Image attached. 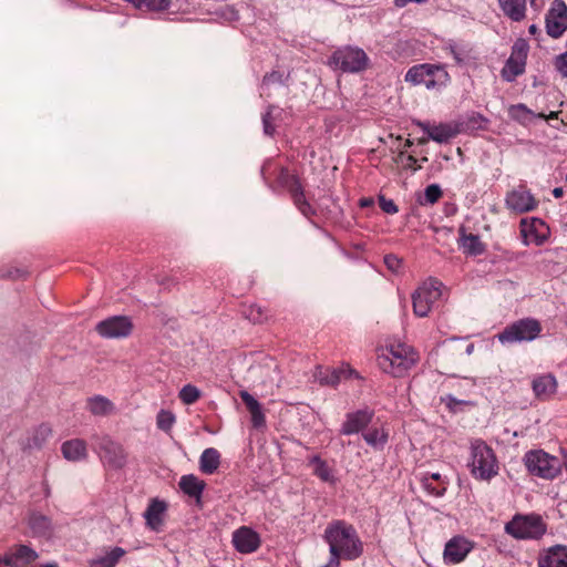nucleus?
Returning a JSON list of instances; mask_svg holds the SVG:
<instances>
[{
	"label": "nucleus",
	"mask_w": 567,
	"mask_h": 567,
	"mask_svg": "<svg viewBox=\"0 0 567 567\" xmlns=\"http://www.w3.org/2000/svg\"><path fill=\"white\" fill-rule=\"evenodd\" d=\"M329 545V560L321 567H340V560H355L363 554V543L355 528L346 520L330 522L323 533Z\"/></svg>",
	"instance_id": "obj_1"
},
{
	"label": "nucleus",
	"mask_w": 567,
	"mask_h": 567,
	"mask_svg": "<svg viewBox=\"0 0 567 567\" xmlns=\"http://www.w3.org/2000/svg\"><path fill=\"white\" fill-rule=\"evenodd\" d=\"M379 357L380 368L394 378L403 377L417 361V354L405 344L391 346Z\"/></svg>",
	"instance_id": "obj_2"
},
{
	"label": "nucleus",
	"mask_w": 567,
	"mask_h": 567,
	"mask_svg": "<svg viewBox=\"0 0 567 567\" xmlns=\"http://www.w3.org/2000/svg\"><path fill=\"white\" fill-rule=\"evenodd\" d=\"M471 473L480 480H489L497 474V461L493 450L482 440L471 444Z\"/></svg>",
	"instance_id": "obj_3"
},
{
	"label": "nucleus",
	"mask_w": 567,
	"mask_h": 567,
	"mask_svg": "<svg viewBox=\"0 0 567 567\" xmlns=\"http://www.w3.org/2000/svg\"><path fill=\"white\" fill-rule=\"evenodd\" d=\"M370 59L363 49L347 45L336 50L329 59V65L346 73H360L368 69Z\"/></svg>",
	"instance_id": "obj_4"
},
{
	"label": "nucleus",
	"mask_w": 567,
	"mask_h": 567,
	"mask_svg": "<svg viewBox=\"0 0 567 567\" xmlns=\"http://www.w3.org/2000/svg\"><path fill=\"white\" fill-rule=\"evenodd\" d=\"M404 80L414 85L424 84L426 89L431 90L445 86L450 81V75L442 65L424 63L409 69Z\"/></svg>",
	"instance_id": "obj_5"
},
{
	"label": "nucleus",
	"mask_w": 567,
	"mask_h": 567,
	"mask_svg": "<svg viewBox=\"0 0 567 567\" xmlns=\"http://www.w3.org/2000/svg\"><path fill=\"white\" fill-rule=\"evenodd\" d=\"M505 532L516 539H538L546 532V525L539 515H515L505 525Z\"/></svg>",
	"instance_id": "obj_6"
},
{
	"label": "nucleus",
	"mask_w": 567,
	"mask_h": 567,
	"mask_svg": "<svg viewBox=\"0 0 567 567\" xmlns=\"http://www.w3.org/2000/svg\"><path fill=\"white\" fill-rule=\"evenodd\" d=\"M524 463L530 474L545 480L555 478L561 468V463L557 457L542 450L527 452L524 456Z\"/></svg>",
	"instance_id": "obj_7"
},
{
	"label": "nucleus",
	"mask_w": 567,
	"mask_h": 567,
	"mask_svg": "<svg viewBox=\"0 0 567 567\" xmlns=\"http://www.w3.org/2000/svg\"><path fill=\"white\" fill-rule=\"evenodd\" d=\"M542 332V326L534 318L519 319L508 324L501 333L498 340L504 343L528 342L535 340Z\"/></svg>",
	"instance_id": "obj_8"
},
{
	"label": "nucleus",
	"mask_w": 567,
	"mask_h": 567,
	"mask_svg": "<svg viewBox=\"0 0 567 567\" xmlns=\"http://www.w3.org/2000/svg\"><path fill=\"white\" fill-rule=\"evenodd\" d=\"M442 284L436 279H429L412 295L413 312L420 318L426 317L433 305L441 298Z\"/></svg>",
	"instance_id": "obj_9"
},
{
	"label": "nucleus",
	"mask_w": 567,
	"mask_h": 567,
	"mask_svg": "<svg viewBox=\"0 0 567 567\" xmlns=\"http://www.w3.org/2000/svg\"><path fill=\"white\" fill-rule=\"evenodd\" d=\"M277 182L289 192L295 205L303 216L309 218L315 214L313 208L305 197L303 189L297 176L290 174L287 168H281Z\"/></svg>",
	"instance_id": "obj_10"
},
{
	"label": "nucleus",
	"mask_w": 567,
	"mask_h": 567,
	"mask_svg": "<svg viewBox=\"0 0 567 567\" xmlns=\"http://www.w3.org/2000/svg\"><path fill=\"white\" fill-rule=\"evenodd\" d=\"M95 329L103 338L118 339L131 334L133 323L126 316H114L100 321Z\"/></svg>",
	"instance_id": "obj_11"
},
{
	"label": "nucleus",
	"mask_w": 567,
	"mask_h": 567,
	"mask_svg": "<svg viewBox=\"0 0 567 567\" xmlns=\"http://www.w3.org/2000/svg\"><path fill=\"white\" fill-rule=\"evenodd\" d=\"M546 32L553 39L560 38L567 29V6L563 0H554L546 13Z\"/></svg>",
	"instance_id": "obj_12"
},
{
	"label": "nucleus",
	"mask_w": 567,
	"mask_h": 567,
	"mask_svg": "<svg viewBox=\"0 0 567 567\" xmlns=\"http://www.w3.org/2000/svg\"><path fill=\"white\" fill-rule=\"evenodd\" d=\"M474 548V544L464 536L452 537L444 547L443 559L447 565L462 563Z\"/></svg>",
	"instance_id": "obj_13"
},
{
	"label": "nucleus",
	"mask_w": 567,
	"mask_h": 567,
	"mask_svg": "<svg viewBox=\"0 0 567 567\" xmlns=\"http://www.w3.org/2000/svg\"><path fill=\"white\" fill-rule=\"evenodd\" d=\"M505 202L507 208L517 214L532 212L537 206V200L534 198L532 193L528 189H526V187L523 185L511 190L506 195Z\"/></svg>",
	"instance_id": "obj_14"
},
{
	"label": "nucleus",
	"mask_w": 567,
	"mask_h": 567,
	"mask_svg": "<svg viewBox=\"0 0 567 567\" xmlns=\"http://www.w3.org/2000/svg\"><path fill=\"white\" fill-rule=\"evenodd\" d=\"M27 526L32 537L50 539L55 530L51 517L39 511H31L27 516Z\"/></svg>",
	"instance_id": "obj_15"
},
{
	"label": "nucleus",
	"mask_w": 567,
	"mask_h": 567,
	"mask_svg": "<svg viewBox=\"0 0 567 567\" xmlns=\"http://www.w3.org/2000/svg\"><path fill=\"white\" fill-rule=\"evenodd\" d=\"M373 411L369 409L347 413L346 420L340 429V434L352 435L363 431L373 419Z\"/></svg>",
	"instance_id": "obj_16"
},
{
	"label": "nucleus",
	"mask_w": 567,
	"mask_h": 567,
	"mask_svg": "<svg viewBox=\"0 0 567 567\" xmlns=\"http://www.w3.org/2000/svg\"><path fill=\"white\" fill-rule=\"evenodd\" d=\"M1 558L7 566L27 567L38 558V553L28 545L19 544L11 547Z\"/></svg>",
	"instance_id": "obj_17"
},
{
	"label": "nucleus",
	"mask_w": 567,
	"mask_h": 567,
	"mask_svg": "<svg viewBox=\"0 0 567 567\" xmlns=\"http://www.w3.org/2000/svg\"><path fill=\"white\" fill-rule=\"evenodd\" d=\"M233 543L239 553L249 554L259 548L260 537L255 530L244 526L234 532Z\"/></svg>",
	"instance_id": "obj_18"
},
{
	"label": "nucleus",
	"mask_w": 567,
	"mask_h": 567,
	"mask_svg": "<svg viewBox=\"0 0 567 567\" xmlns=\"http://www.w3.org/2000/svg\"><path fill=\"white\" fill-rule=\"evenodd\" d=\"M101 451V457L110 466L114 468H121L125 464V455L120 445L114 443L109 437H103L99 444Z\"/></svg>",
	"instance_id": "obj_19"
},
{
	"label": "nucleus",
	"mask_w": 567,
	"mask_h": 567,
	"mask_svg": "<svg viewBox=\"0 0 567 567\" xmlns=\"http://www.w3.org/2000/svg\"><path fill=\"white\" fill-rule=\"evenodd\" d=\"M538 567H567V547L554 546L538 558Z\"/></svg>",
	"instance_id": "obj_20"
},
{
	"label": "nucleus",
	"mask_w": 567,
	"mask_h": 567,
	"mask_svg": "<svg viewBox=\"0 0 567 567\" xmlns=\"http://www.w3.org/2000/svg\"><path fill=\"white\" fill-rule=\"evenodd\" d=\"M503 14L514 22H520L526 18V0H498Z\"/></svg>",
	"instance_id": "obj_21"
},
{
	"label": "nucleus",
	"mask_w": 567,
	"mask_h": 567,
	"mask_svg": "<svg viewBox=\"0 0 567 567\" xmlns=\"http://www.w3.org/2000/svg\"><path fill=\"white\" fill-rule=\"evenodd\" d=\"M457 243L463 252L470 256L482 255L485 250V245L482 243L480 237L474 234L467 235L463 227L460 229V238Z\"/></svg>",
	"instance_id": "obj_22"
},
{
	"label": "nucleus",
	"mask_w": 567,
	"mask_h": 567,
	"mask_svg": "<svg viewBox=\"0 0 567 567\" xmlns=\"http://www.w3.org/2000/svg\"><path fill=\"white\" fill-rule=\"evenodd\" d=\"M166 503L163 501L157 498L151 501L144 513V518L146 519V524L151 529L157 530L158 527L163 524V515L166 511Z\"/></svg>",
	"instance_id": "obj_23"
},
{
	"label": "nucleus",
	"mask_w": 567,
	"mask_h": 567,
	"mask_svg": "<svg viewBox=\"0 0 567 567\" xmlns=\"http://www.w3.org/2000/svg\"><path fill=\"white\" fill-rule=\"evenodd\" d=\"M532 386L535 395L545 400L556 392L557 381L551 374H543L533 380Z\"/></svg>",
	"instance_id": "obj_24"
},
{
	"label": "nucleus",
	"mask_w": 567,
	"mask_h": 567,
	"mask_svg": "<svg viewBox=\"0 0 567 567\" xmlns=\"http://www.w3.org/2000/svg\"><path fill=\"white\" fill-rule=\"evenodd\" d=\"M61 451L63 456L72 462L82 461L87 456L85 442L79 439L64 442Z\"/></svg>",
	"instance_id": "obj_25"
},
{
	"label": "nucleus",
	"mask_w": 567,
	"mask_h": 567,
	"mask_svg": "<svg viewBox=\"0 0 567 567\" xmlns=\"http://www.w3.org/2000/svg\"><path fill=\"white\" fill-rule=\"evenodd\" d=\"M179 488L189 497L200 499L202 493L206 486L203 480L193 474L183 475L179 481Z\"/></svg>",
	"instance_id": "obj_26"
},
{
	"label": "nucleus",
	"mask_w": 567,
	"mask_h": 567,
	"mask_svg": "<svg viewBox=\"0 0 567 567\" xmlns=\"http://www.w3.org/2000/svg\"><path fill=\"white\" fill-rule=\"evenodd\" d=\"M343 373L344 371L342 370L317 365L312 377L320 385L336 386L340 382Z\"/></svg>",
	"instance_id": "obj_27"
},
{
	"label": "nucleus",
	"mask_w": 567,
	"mask_h": 567,
	"mask_svg": "<svg viewBox=\"0 0 567 567\" xmlns=\"http://www.w3.org/2000/svg\"><path fill=\"white\" fill-rule=\"evenodd\" d=\"M488 124V120L482 115L481 113L472 112L467 114L464 120H462L457 125V130L464 133H473L480 130H486Z\"/></svg>",
	"instance_id": "obj_28"
},
{
	"label": "nucleus",
	"mask_w": 567,
	"mask_h": 567,
	"mask_svg": "<svg viewBox=\"0 0 567 567\" xmlns=\"http://www.w3.org/2000/svg\"><path fill=\"white\" fill-rule=\"evenodd\" d=\"M220 464V454L214 447L204 450L199 457V468L204 474H213L217 471Z\"/></svg>",
	"instance_id": "obj_29"
},
{
	"label": "nucleus",
	"mask_w": 567,
	"mask_h": 567,
	"mask_svg": "<svg viewBox=\"0 0 567 567\" xmlns=\"http://www.w3.org/2000/svg\"><path fill=\"white\" fill-rule=\"evenodd\" d=\"M124 555L125 550L122 547H114L105 555L90 559L89 567H115Z\"/></svg>",
	"instance_id": "obj_30"
},
{
	"label": "nucleus",
	"mask_w": 567,
	"mask_h": 567,
	"mask_svg": "<svg viewBox=\"0 0 567 567\" xmlns=\"http://www.w3.org/2000/svg\"><path fill=\"white\" fill-rule=\"evenodd\" d=\"M87 409L93 415L105 416L114 412V404L105 396L95 395L87 399Z\"/></svg>",
	"instance_id": "obj_31"
},
{
	"label": "nucleus",
	"mask_w": 567,
	"mask_h": 567,
	"mask_svg": "<svg viewBox=\"0 0 567 567\" xmlns=\"http://www.w3.org/2000/svg\"><path fill=\"white\" fill-rule=\"evenodd\" d=\"M52 430L48 424H41L33 430L31 435L23 443L24 449H41L51 436Z\"/></svg>",
	"instance_id": "obj_32"
},
{
	"label": "nucleus",
	"mask_w": 567,
	"mask_h": 567,
	"mask_svg": "<svg viewBox=\"0 0 567 567\" xmlns=\"http://www.w3.org/2000/svg\"><path fill=\"white\" fill-rule=\"evenodd\" d=\"M458 133L460 130H457L456 126L447 123H440L439 125H433L427 138H431L437 143H446L451 138L455 137Z\"/></svg>",
	"instance_id": "obj_33"
},
{
	"label": "nucleus",
	"mask_w": 567,
	"mask_h": 567,
	"mask_svg": "<svg viewBox=\"0 0 567 567\" xmlns=\"http://www.w3.org/2000/svg\"><path fill=\"white\" fill-rule=\"evenodd\" d=\"M525 61L509 56L502 69V78L506 82H513L518 75H522L525 72Z\"/></svg>",
	"instance_id": "obj_34"
},
{
	"label": "nucleus",
	"mask_w": 567,
	"mask_h": 567,
	"mask_svg": "<svg viewBox=\"0 0 567 567\" xmlns=\"http://www.w3.org/2000/svg\"><path fill=\"white\" fill-rule=\"evenodd\" d=\"M281 110L275 105H268L267 111L262 114L264 133L267 136H274L276 132L275 122L280 117Z\"/></svg>",
	"instance_id": "obj_35"
},
{
	"label": "nucleus",
	"mask_w": 567,
	"mask_h": 567,
	"mask_svg": "<svg viewBox=\"0 0 567 567\" xmlns=\"http://www.w3.org/2000/svg\"><path fill=\"white\" fill-rule=\"evenodd\" d=\"M310 464L313 466V473L323 482H333L331 468L327 462L321 460L320 456L315 455L310 460Z\"/></svg>",
	"instance_id": "obj_36"
},
{
	"label": "nucleus",
	"mask_w": 567,
	"mask_h": 567,
	"mask_svg": "<svg viewBox=\"0 0 567 567\" xmlns=\"http://www.w3.org/2000/svg\"><path fill=\"white\" fill-rule=\"evenodd\" d=\"M368 445L374 449H383L388 442V433L382 430L373 429L362 434Z\"/></svg>",
	"instance_id": "obj_37"
},
{
	"label": "nucleus",
	"mask_w": 567,
	"mask_h": 567,
	"mask_svg": "<svg viewBox=\"0 0 567 567\" xmlns=\"http://www.w3.org/2000/svg\"><path fill=\"white\" fill-rule=\"evenodd\" d=\"M442 195L443 193L440 185L431 184L425 188L424 194L419 196L417 203L422 206L433 205L439 202Z\"/></svg>",
	"instance_id": "obj_38"
},
{
	"label": "nucleus",
	"mask_w": 567,
	"mask_h": 567,
	"mask_svg": "<svg viewBox=\"0 0 567 567\" xmlns=\"http://www.w3.org/2000/svg\"><path fill=\"white\" fill-rule=\"evenodd\" d=\"M184 404H193L200 398V391L193 384L184 385L178 394Z\"/></svg>",
	"instance_id": "obj_39"
},
{
	"label": "nucleus",
	"mask_w": 567,
	"mask_h": 567,
	"mask_svg": "<svg viewBox=\"0 0 567 567\" xmlns=\"http://www.w3.org/2000/svg\"><path fill=\"white\" fill-rule=\"evenodd\" d=\"M423 488L427 492V494L441 497L445 494L447 489V483H434L433 481H430L427 477L421 478Z\"/></svg>",
	"instance_id": "obj_40"
},
{
	"label": "nucleus",
	"mask_w": 567,
	"mask_h": 567,
	"mask_svg": "<svg viewBox=\"0 0 567 567\" xmlns=\"http://www.w3.org/2000/svg\"><path fill=\"white\" fill-rule=\"evenodd\" d=\"M245 317L254 322V323H261L264 320L267 319V315L264 312L262 307L258 305H251L247 309L244 310Z\"/></svg>",
	"instance_id": "obj_41"
},
{
	"label": "nucleus",
	"mask_w": 567,
	"mask_h": 567,
	"mask_svg": "<svg viewBox=\"0 0 567 567\" xmlns=\"http://www.w3.org/2000/svg\"><path fill=\"white\" fill-rule=\"evenodd\" d=\"M175 423V416L172 412L161 410L156 417L157 427L167 432L172 429Z\"/></svg>",
	"instance_id": "obj_42"
},
{
	"label": "nucleus",
	"mask_w": 567,
	"mask_h": 567,
	"mask_svg": "<svg viewBox=\"0 0 567 567\" xmlns=\"http://www.w3.org/2000/svg\"><path fill=\"white\" fill-rule=\"evenodd\" d=\"M528 44L524 39H518L512 47L511 58L519 59L526 62L528 53Z\"/></svg>",
	"instance_id": "obj_43"
},
{
	"label": "nucleus",
	"mask_w": 567,
	"mask_h": 567,
	"mask_svg": "<svg viewBox=\"0 0 567 567\" xmlns=\"http://www.w3.org/2000/svg\"><path fill=\"white\" fill-rule=\"evenodd\" d=\"M171 6V0H141V9L148 11H164Z\"/></svg>",
	"instance_id": "obj_44"
},
{
	"label": "nucleus",
	"mask_w": 567,
	"mask_h": 567,
	"mask_svg": "<svg viewBox=\"0 0 567 567\" xmlns=\"http://www.w3.org/2000/svg\"><path fill=\"white\" fill-rule=\"evenodd\" d=\"M272 84H284V74L279 71H272L270 73L265 74L262 79V89L268 87Z\"/></svg>",
	"instance_id": "obj_45"
},
{
	"label": "nucleus",
	"mask_w": 567,
	"mask_h": 567,
	"mask_svg": "<svg viewBox=\"0 0 567 567\" xmlns=\"http://www.w3.org/2000/svg\"><path fill=\"white\" fill-rule=\"evenodd\" d=\"M509 113L513 118L517 121H525L529 116L530 111L524 104H518L512 106Z\"/></svg>",
	"instance_id": "obj_46"
},
{
	"label": "nucleus",
	"mask_w": 567,
	"mask_h": 567,
	"mask_svg": "<svg viewBox=\"0 0 567 567\" xmlns=\"http://www.w3.org/2000/svg\"><path fill=\"white\" fill-rule=\"evenodd\" d=\"M240 398L250 413L261 408L259 402L247 391H243Z\"/></svg>",
	"instance_id": "obj_47"
},
{
	"label": "nucleus",
	"mask_w": 567,
	"mask_h": 567,
	"mask_svg": "<svg viewBox=\"0 0 567 567\" xmlns=\"http://www.w3.org/2000/svg\"><path fill=\"white\" fill-rule=\"evenodd\" d=\"M379 206L386 214H396L399 208L392 199H388L384 196H379Z\"/></svg>",
	"instance_id": "obj_48"
},
{
	"label": "nucleus",
	"mask_w": 567,
	"mask_h": 567,
	"mask_svg": "<svg viewBox=\"0 0 567 567\" xmlns=\"http://www.w3.org/2000/svg\"><path fill=\"white\" fill-rule=\"evenodd\" d=\"M555 66L564 78H567V52L556 58Z\"/></svg>",
	"instance_id": "obj_49"
},
{
	"label": "nucleus",
	"mask_w": 567,
	"mask_h": 567,
	"mask_svg": "<svg viewBox=\"0 0 567 567\" xmlns=\"http://www.w3.org/2000/svg\"><path fill=\"white\" fill-rule=\"evenodd\" d=\"M384 262L386 267L392 271H398L401 267V259H399L395 255H386L384 257Z\"/></svg>",
	"instance_id": "obj_50"
},
{
	"label": "nucleus",
	"mask_w": 567,
	"mask_h": 567,
	"mask_svg": "<svg viewBox=\"0 0 567 567\" xmlns=\"http://www.w3.org/2000/svg\"><path fill=\"white\" fill-rule=\"evenodd\" d=\"M250 414L254 426L259 427L265 424V415L261 411V408L251 412Z\"/></svg>",
	"instance_id": "obj_51"
},
{
	"label": "nucleus",
	"mask_w": 567,
	"mask_h": 567,
	"mask_svg": "<svg viewBox=\"0 0 567 567\" xmlns=\"http://www.w3.org/2000/svg\"><path fill=\"white\" fill-rule=\"evenodd\" d=\"M25 275H27V271L24 269L13 268V269L9 270L6 276L11 279H18V278L25 277Z\"/></svg>",
	"instance_id": "obj_52"
},
{
	"label": "nucleus",
	"mask_w": 567,
	"mask_h": 567,
	"mask_svg": "<svg viewBox=\"0 0 567 567\" xmlns=\"http://www.w3.org/2000/svg\"><path fill=\"white\" fill-rule=\"evenodd\" d=\"M451 54L453 55L456 63H462L464 61L463 53L457 49L456 45H450Z\"/></svg>",
	"instance_id": "obj_53"
},
{
	"label": "nucleus",
	"mask_w": 567,
	"mask_h": 567,
	"mask_svg": "<svg viewBox=\"0 0 567 567\" xmlns=\"http://www.w3.org/2000/svg\"><path fill=\"white\" fill-rule=\"evenodd\" d=\"M423 477H427L430 481L434 483H447L445 477H443L440 473L424 474Z\"/></svg>",
	"instance_id": "obj_54"
},
{
	"label": "nucleus",
	"mask_w": 567,
	"mask_h": 567,
	"mask_svg": "<svg viewBox=\"0 0 567 567\" xmlns=\"http://www.w3.org/2000/svg\"><path fill=\"white\" fill-rule=\"evenodd\" d=\"M415 163H416V158L413 156V155H408L406 156V164H405V168L408 169H412V171H417L421 168V166H415Z\"/></svg>",
	"instance_id": "obj_55"
},
{
	"label": "nucleus",
	"mask_w": 567,
	"mask_h": 567,
	"mask_svg": "<svg viewBox=\"0 0 567 567\" xmlns=\"http://www.w3.org/2000/svg\"><path fill=\"white\" fill-rule=\"evenodd\" d=\"M414 124L417 125L424 133H426L427 137L430 136V132H431L433 125H431L427 122H422V121H414Z\"/></svg>",
	"instance_id": "obj_56"
},
{
	"label": "nucleus",
	"mask_w": 567,
	"mask_h": 567,
	"mask_svg": "<svg viewBox=\"0 0 567 567\" xmlns=\"http://www.w3.org/2000/svg\"><path fill=\"white\" fill-rule=\"evenodd\" d=\"M410 2H414V0H394V4L398 8H403V7H405Z\"/></svg>",
	"instance_id": "obj_57"
},
{
	"label": "nucleus",
	"mask_w": 567,
	"mask_h": 567,
	"mask_svg": "<svg viewBox=\"0 0 567 567\" xmlns=\"http://www.w3.org/2000/svg\"><path fill=\"white\" fill-rule=\"evenodd\" d=\"M553 195L555 198H560L564 195V189L561 187H556L553 190Z\"/></svg>",
	"instance_id": "obj_58"
},
{
	"label": "nucleus",
	"mask_w": 567,
	"mask_h": 567,
	"mask_svg": "<svg viewBox=\"0 0 567 567\" xmlns=\"http://www.w3.org/2000/svg\"><path fill=\"white\" fill-rule=\"evenodd\" d=\"M360 204H361L362 207L369 206V205L372 204V199H370V198H362L360 200Z\"/></svg>",
	"instance_id": "obj_59"
},
{
	"label": "nucleus",
	"mask_w": 567,
	"mask_h": 567,
	"mask_svg": "<svg viewBox=\"0 0 567 567\" xmlns=\"http://www.w3.org/2000/svg\"><path fill=\"white\" fill-rule=\"evenodd\" d=\"M528 32H529L530 34H533V35H534V34H536V33L538 32V28H537V25H535V24L529 25V28H528Z\"/></svg>",
	"instance_id": "obj_60"
},
{
	"label": "nucleus",
	"mask_w": 567,
	"mask_h": 567,
	"mask_svg": "<svg viewBox=\"0 0 567 567\" xmlns=\"http://www.w3.org/2000/svg\"><path fill=\"white\" fill-rule=\"evenodd\" d=\"M458 403H460V401H457L455 398L449 396V402H447L449 406H452V404H458Z\"/></svg>",
	"instance_id": "obj_61"
},
{
	"label": "nucleus",
	"mask_w": 567,
	"mask_h": 567,
	"mask_svg": "<svg viewBox=\"0 0 567 567\" xmlns=\"http://www.w3.org/2000/svg\"><path fill=\"white\" fill-rule=\"evenodd\" d=\"M429 140L430 138H427V136L426 137H422V138L419 140V144L424 145V144L427 143Z\"/></svg>",
	"instance_id": "obj_62"
},
{
	"label": "nucleus",
	"mask_w": 567,
	"mask_h": 567,
	"mask_svg": "<svg viewBox=\"0 0 567 567\" xmlns=\"http://www.w3.org/2000/svg\"><path fill=\"white\" fill-rule=\"evenodd\" d=\"M412 144H413V143H412V141L406 140V141H405V144H404V147H411V146H412Z\"/></svg>",
	"instance_id": "obj_63"
},
{
	"label": "nucleus",
	"mask_w": 567,
	"mask_h": 567,
	"mask_svg": "<svg viewBox=\"0 0 567 567\" xmlns=\"http://www.w3.org/2000/svg\"><path fill=\"white\" fill-rule=\"evenodd\" d=\"M44 567H58V565H56V564H54V563H52V564H47V565H44Z\"/></svg>",
	"instance_id": "obj_64"
}]
</instances>
